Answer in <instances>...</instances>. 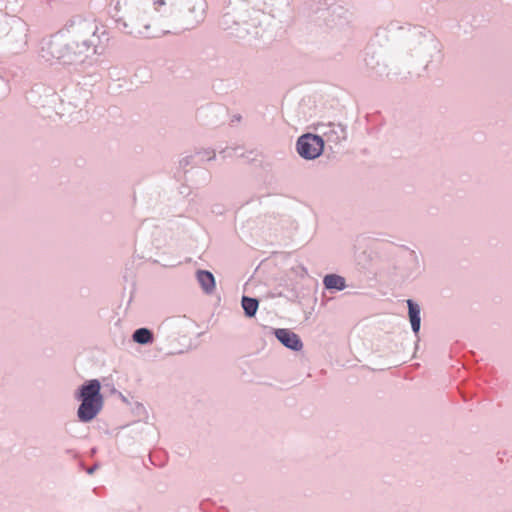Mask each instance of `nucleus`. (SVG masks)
Here are the masks:
<instances>
[{
    "mask_svg": "<svg viewBox=\"0 0 512 512\" xmlns=\"http://www.w3.org/2000/svg\"><path fill=\"white\" fill-rule=\"evenodd\" d=\"M323 147V139L313 134H305L297 141V151L306 159L317 158L322 153Z\"/></svg>",
    "mask_w": 512,
    "mask_h": 512,
    "instance_id": "f03ea898",
    "label": "nucleus"
},
{
    "mask_svg": "<svg viewBox=\"0 0 512 512\" xmlns=\"http://www.w3.org/2000/svg\"><path fill=\"white\" fill-rule=\"evenodd\" d=\"M155 4L158 5V6L165 5V0H156Z\"/></svg>",
    "mask_w": 512,
    "mask_h": 512,
    "instance_id": "9d476101",
    "label": "nucleus"
},
{
    "mask_svg": "<svg viewBox=\"0 0 512 512\" xmlns=\"http://www.w3.org/2000/svg\"><path fill=\"white\" fill-rule=\"evenodd\" d=\"M242 307L245 311V314L249 317H252L257 312L258 301L254 298L244 296L242 298Z\"/></svg>",
    "mask_w": 512,
    "mask_h": 512,
    "instance_id": "6e6552de",
    "label": "nucleus"
},
{
    "mask_svg": "<svg viewBox=\"0 0 512 512\" xmlns=\"http://www.w3.org/2000/svg\"><path fill=\"white\" fill-rule=\"evenodd\" d=\"M276 337L289 349L300 350L302 348V343L298 335L288 329L277 330Z\"/></svg>",
    "mask_w": 512,
    "mask_h": 512,
    "instance_id": "7ed1b4c3",
    "label": "nucleus"
},
{
    "mask_svg": "<svg viewBox=\"0 0 512 512\" xmlns=\"http://www.w3.org/2000/svg\"><path fill=\"white\" fill-rule=\"evenodd\" d=\"M100 390L101 384L96 379L87 381L79 389L78 399L81 400V404L77 415L80 421L89 422L101 411L103 397Z\"/></svg>",
    "mask_w": 512,
    "mask_h": 512,
    "instance_id": "f257e3e1",
    "label": "nucleus"
},
{
    "mask_svg": "<svg viewBox=\"0 0 512 512\" xmlns=\"http://www.w3.org/2000/svg\"><path fill=\"white\" fill-rule=\"evenodd\" d=\"M197 279L202 286V288L210 293L215 288V279L211 272L209 271H199L197 273Z\"/></svg>",
    "mask_w": 512,
    "mask_h": 512,
    "instance_id": "423d86ee",
    "label": "nucleus"
},
{
    "mask_svg": "<svg viewBox=\"0 0 512 512\" xmlns=\"http://www.w3.org/2000/svg\"><path fill=\"white\" fill-rule=\"evenodd\" d=\"M153 335L150 330L146 328H140L133 334V340L140 344H146L152 341Z\"/></svg>",
    "mask_w": 512,
    "mask_h": 512,
    "instance_id": "1a4fd4ad",
    "label": "nucleus"
},
{
    "mask_svg": "<svg viewBox=\"0 0 512 512\" xmlns=\"http://www.w3.org/2000/svg\"><path fill=\"white\" fill-rule=\"evenodd\" d=\"M323 283L327 289L343 290L346 287L345 279L336 274L326 275Z\"/></svg>",
    "mask_w": 512,
    "mask_h": 512,
    "instance_id": "0eeeda50",
    "label": "nucleus"
},
{
    "mask_svg": "<svg viewBox=\"0 0 512 512\" xmlns=\"http://www.w3.org/2000/svg\"><path fill=\"white\" fill-rule=\"evenodd\" d=\"M407 305L412 329L414 332H418L420 329V308L410 299L407 300Z\"/></svg>",
    "mask_w": 512,
    "mask_h": 512,
    "instance_id": "39448f33",
    "label": "nucleus"
},
{
    "mask_svg": "<svg viewBox=\"0 0 512 512\" xmlns=\"http://www.w3.org/2000/svg\"><path fill=\"white\" fill-rule=\"evenodd\" d=\"M323 126L326 128V130L323 131V135L326 137L327 141L339 143L341 140L345 139V128L341 124H328Z\"/></svg>",
    "mask_w": 512,
    "mask_h": 512,
    "instance_id": "20e7f679",
    "label": "nucleus"
}]
</instances>
